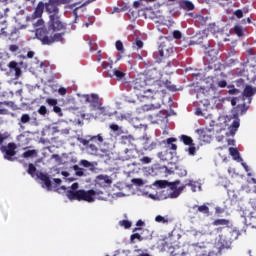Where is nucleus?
Instances as JSON below:
<instances>
[{"mask_svg": "<svg viewBox=\"0 0 256 256\" xmlns=\"http://www.w3.org/2000/svg\"><path fill=\"white\" fill-rule=\"evenodd\" d=\"M49 32L47 29H37L36 37L41 41L42 45H53V43H65V32L55 33ZM53 35V36H51Z\"/></svg>", "mask_w": 256, "mask_h": 256, "instance_id": "obj_1", "label": "nucleus"}, {"mask_svg": "<svg viewBox=\"0 0 256 256\" xmlns=\"http://www.w3.org/2000/svg\"><path fill=\"white\" fill-rule=\"evenodd\" d=\"M239 235H241V233L237 229L228 230L226 234H220L218 239L220 249H229L231 243L239 239Z\"/></svg>", "mask_w": 256, "mask_h": 256, "instance_id": "obj_2", "label": "nucleus"}, {"mask_svg": "<svg viewBox=\"0 0 256 256\" xmlns=\"http://www.w3.org/2000/svg\"><path fill=\"white\" fill-rule=\"evenodd\" d=\"M149 88L143 89V97H146L147 99L153 98V93H159V91H165L163 89V86L165 85V81L161 80V78L156 80H150L148 81ZM147 93H151V95H148Z\"/></svg>", "mask_w": 256, "mask_h": 256, "instance_id": "obj_3", "label": "nucleus"}, {"mask_svg": "<svg viewBox=\"0 0 256 256\" xmlns=\"http://www.w3.org/2000/svg\"><path fill=\"white\" fill-rule=\"evenodd\" d=\"M63 29H67V26L63 21H61V15H49L48 21V29L49 32L63 31Z\"/></svg>", "mask_w": 256, "mask_h": 256, "instance_id": "obj_4", "label": "nucleus"}, {"mask_svg": "<svg viewBox=\"0 0 256 256\" xmlns=\"http://www.w3.org/2000/svg\"><path fill=\"white\" fill-rule=\"evenodd\" d=\"M71 0H49L45 4V9L49 15H59V5H67Z\"/></svg>", "mask_w": 256, "mask_h": 256, "instance_id": "obj_5", "label": "nucleus"}, {"mask_svg": "<svg viewBox=\"0 0 256 256\" xmlns=\"http://www.w3.org/2000/svg\"><path fill=\"white\" fill-rule=\"evenodd\" d=\"M171 53H173V49L167 47L165 44H160L158 47V52L154 54L156 59V63H165V59H167Z\"/></svg>", "mask_w": 256, "mask_h": 256, "instance_id": "obj_6", "label": "nucleus"}, {"mask_svg": "<svg viewBox=\"0 0 256 256\" xmlns=\"http://www.w3.org/2000/svg\"><path fill=\"white\" fill-rule=\"evenodd\" d=\"M181 184V181L176 180L174 182H168V187H170V189L173 191L172 193H170V198L171 199H177V197H179V195H181V193H183V190L185 189V187H187V185H183L180 187H177Z\"/></svg>", "mask_w": 256, "mask_h": 256, "instance_id": "obj_7", "label": "nucleus"}, {"mask_svg": "<svg viewBox=\"0 0 256 256\" xmlns=\"http://www.w3.org/2000/svg\"><path fill=\"white\" fill-rule=\"evenodd\" d=\"M97 195V191L91 190H81L80 201H86L87 203H93L95 201V197Z\"/></svg>", "mask_w": 256, "mask_h": 256, "instance_id": "obj_8", "label": "nucleus"}, {"mask_svg": "<svg viewBox=\"0 0 256 256\" xmlns=\"http://www.w3.org/2000/svg\"><path fill=\"white\" fill-rule=\"evenodd\" d=\"M83 99L85 101V103H89L90 106L93 108V109H97V107H99L100 103H99V95L97 94H84L83 96Z\"/></svg>", "mask_w": 256, "mask_h": 256, "instance_id": "obj_9", "label": "nucleus"}, {"mask_svg": "<svg viewBox=\"0 0 256 256\" xmlns=\"http://www.w3.org/2000/svg\"><path fill=\"white\" fill-rule=\"evenodd\" d=\"M205 65H213L217 61V50L210 49L205 52V56L203 58Z\"/></svg>", "mask_w": 256, "mask_h": 256, "instance_id": "obj_10", "label": "nucleus"}, {"mask_svg": "<svg viewBox=\"0 0 256 256\" xmlns=\"http://www.w3.org/2000/svg\"><path fill=\"white\" fill-rule=\"evenodd\" d=\"M15 149H17V146L15 143H8L7 149L5 151L4 158L7 159V161H13V157H15L16 153Z\"/></svg>", "mask_w": 256, "mask_h": 256, "instance_id": "obj_11", "label": "nucleus"}, {"mask_svg": "<svg viewBox=\"0 0 256 256\" xmlns=\"http://www.w3.org/2000/svg\"><path fill=\"white\" fill-rule=\"evenodd\" d=\"M256 93V88H253L251 85H246V87L243 90V100L248 99V103H251L253 95Z\"/></svg>", "mask_w": 256, "mask_h": 256, "instance_id": "obj_12", "label": "nucleus"}, {"mask_svg": "<svg viewBox=\"0 0 256 256\" xmlns=\"http://www.w3.org/2000/svg\"><path fill=\"white\" fill-rule=\"evenodd\" d=\"M146 79H148V82L161 79V71L157 70V68L147 70Z\"/></svg>", "mask_w": 256, "mask_h": 256, "instance_id": "obj_13", "label": "nucleus"}, {"mask_svg": "<svg viewBox=\"0 0 256 256\" xmlns=\"http://www.w3.org/2000/svg\"><path fill=\"white\" fill-rule=\"evenodd\" d=\"M96 181L100 187H111V183H113V180L107 175L97 176Z\"/></svg>", "mask_w": 256, "mask_h": 256, "instance_id": "obj_14", "label": "nucleus"}, {"mask_svg": "<svg viewBox=\"0 0 256 256\" xmlns=\"http://www.w3.org/2000/svg\"><path fill=\"white\" fill-rule=\"evenodd\" d=\"M199 240L200 241L194 244V246L198 247L199 249H207V245L211 243L207 240V235L205 234H199Z\"/></svg>", "mask_w": 256, "mask_h": 256, "instance_id": "obj_15", "label": "nucleus"}, {"mask_svg": "<svg viewBox=\"0 0 256 256\" xmlns=\"http://www.w3.org/2000/svg\"><path fill=\"white\" fill-rule=\"evenodd\" d=\"M66 197H68L70 201H81V190H68Z\"/></svg>", "mask_w": 256, "mask_h": 256, "instance_id": "obj_16", "label": "nucleus"}, {"mask_svg": "<svg viewBox=\"0 0 256 256\" xmlns=\"http://www.w3.org/2000/svg\"><path fill=\"white\" fill-rule=\"evenodd\" d=\"M147 86H149V79H143V78H137L135 80V89H145Z\"/></svg>", "mask_w": 256, "mask_h": 256, "instance_id": "obj_17", "label": "nucleus"}, {"mask_svg": "<svg viewBox=\"0 0 256 256\" xmlns=\"http://www.w3.org/2000/svg\"><path fill=\"white\" fill-rule=\"evenodd\" d=\"M83 145L86 146V148L88 149V151H90L92 155H95L99 152V145L95 144L94 142L87 143V140H84Z\"/></svg>", "mask_w": 256, "mask_h": 256, "instance_id": "obj_18", "label": "nucleus"}, {"mask_svg": "<svg viewBox=\"0 0 256 256\" xmlns=\"http://www.w3.org/2000/svg\"><path fill=\"white\" fill-rule=\"evenodd\" d=\"M44 9H45V4H43V2H40L37 5L34 13L32 14V19H39L41 15H43Z\"/></svg>", "mask_w": 256, "mask_h": 256, "instance_id": "obj_19", "label": "nucleus"}, {"mask_svg": "<svg viewBox=\"0 0 256 256\" xmlns=\"http://www.w3.org/2000/svg\"><path fill=\"white\" fill-rule=\"evenodd\" d=\"M113 75H115L117 81H123L124 83H127V79L125 76L127 75L123 70L121 69H114L113 70Z\"/></svg>", "mask_w": 256, "mask_h": 256, "instance_id": "obj_20", "label": "nucleus"}, {"mask_svg": "<svg viewBox=\"0 0 256 256\" xmlns=\"http://www.w3.org/2000/svg\"><path fill=\"white\" fill-rule=\"evenodd\" d=\"M229 153L231 157H233L234 161H238V163H241V161H243V158H241V154H239V150L237 148L230 147Z\"/></svg>", "mask_w": 256, "mask_h": 256, "instance_id": "obj_21", "label": "nucleus"}, {"mask_svg": "<svg viewBox=\"0 0 256 256\" xmlns=\"http://www.w3.org/2000/svg\"><path fill=\"white\" fill-rule=\"evenodd\" d=\"M197 133L200 136V139L202 141H204L205 143H209L211 141V135L207 134V130H205V129H198Z\"/></svg>", "mask_w": 256, "mask_h": 256, "instance_id": "obj_22", "label": "nucleus"}, {"mask_svg": "<svg viewBox=\"0 0 256 256\" xmlns=\"http://www.w3.org/2000/svg\"><path fill=\"white\" fill-rule=\"evenodd\" d=\"M38 177L41 181H43L47 189L51 190V179L49 178V176L45 173H40Z\"/></svg>", "mask_w": 256, "mask_h": 256, "instance_id": "obj_23", "label": "nucleus"}, {"mask_svg": "<svg viewBox=\"0 0 256 256\" xmlns=\"http://www.w3.org/2000/svg\"><path fill=\"white\" fill-rule=\"evenodd\" d=\"M166 145H168V148H170L172 151H177V138H167L166 141H164Z\"/></svg>", "mask_w": 256, "mask_h": 256, "instance_id": "obj_24", "label": "nucleus"}, {"mask_svg": "<svg viewBox=\"0 0 256 256\" xmlns=\"http://www.w3.org/2000/svg\"><path fill=\"white\" fill-rule=\"evenodd\" d=\"M181 7L184 9V11H193V9H195V5L189 0L183 1L181 3Z\"/></svg>", "mask_w": 256, "mask_h": 256, "instance_id": "obj_25", "label": "nucleus"}, {"mask_svg": "<svg viewBox=\"0 0 256 256\" xmlns=\"http://www.w3.org/2000/svg\"><path fill=\"white\" fill-rule=\"evenodd\" d=\"M104 139L101 134H98L96 136H92L90 139L87 140L86 143H94L96 145H99L100 143H103Z\"/></svg>", "mask_w": 256, "mask_h": 256, "instance_id": "obj_26", "label": "nucleus"}, {"mask_svg": "<svg viewBox=\"0 0 256 256\" xmlns=\"http://www.w3.org/2000/svg\"><path fill=\"white\" fill-rule=\"evenodd\" d=\"M232 119H235V120L232 122L230 127H231L232 131H237L239 129V125H240L239 114H233Z\"/></svg>", "mask_w": 256, "mask_h": 256, "instance_id": "obj_27", "label": "nucleus"}, {"mask_svg": "<svg viewBox=\"0 0 256 256\" xmlns=\"http://www.w3.org/2000/svg\"><path fill=\"white\" fill-rule=\"evenodd\" d=\"M10 72L15 74L16 79L21 77V68L17 65H9Z\"/></svg>", "mask_w": 256, "mask_h": 256, "instance_id": "obj_28", "label": "nucleus"}, {"mask_svg": "<svg viewBox=\"0 0 256 256\" xmlns=\"http://www.w3.org/2000/svg\"><path fill=\"white\" fill-rule=\"evenodd\" d=\"M229 223H230V221L227 219H216V220H214L212 225H214L216 227H218L219 225H222L224 227H229Z\"/></svg>", "mask_w": 256, "mask_h": 256, "instance_id": "obj_29", "label": "nucleus"}, {"mask_svg": "<svg viewBox=\"0 0 256 256\" xmlns=\"http://www.w3.org/2000/svg\"><path fill=\"white\" fill-rule=\"evenodd\" d=\"M143 111H155V109H161V104H150L142 107Z\"/></svg>", "mask_w": 256, "mask_h": 256, "instance_id": "obj_30", "label": "nucleus"}, {"mask_svg": "<svg viewBox=\"0 0 256 256\" xmlns=\"http://www.w3.org/2000/svg\"><path fill=\"white\" fill-rule=\"evenodd\" d=\"M32 25L36 28V31L37 29H47V28H43V25H44V21L43 19L39 18L38 20H35V19H32Z\"/></svg>", "mask_w": 256, "mask_h": 256, "instance_id": "obj_31", "label": "nucleus"}, {"mask_svg": "<svg viewBox=\"0 0 256 256\" xmlns=\"http://www.w3.org/2000/svg\"><path fill=\"white\" fill-rule=\"evenodd\" d=\"M180 141H182V143H184V145H194L193 138H191V136L181 135Z\"/></svg>", "mask_w": 256, "mask_h": 256, "instance_id": "obj_32", "label": "nucleus"}, {"mask_svg": "<svg viewBox=\"0 0 256 256\" xmlns=\"http://www.w3.org/2000/svg\"><path fill=\"white\" fill-rule=\"evenodd\" d=\"M24 159H29L32 157H37V150H27L22 154Z\"/></svg>", "mask_w": 256, "mask_h": 256, "instance_id": "obj_33", "label": "nucleus"}, {"mask_svg": "<svg viewBox=\"0 0 256 256\" xmlns=\"http://www.w3.org/2000/svg\"><path fill=\"white\" fill-rule=\"evenodd\" d=\"M193 209H197V211H199V213H203V215H209V208L207 207V205H195Z\"/></svg>", "mask_w": 256, "mask_h": 256, "instance_id": "obj_34", "label": "nucleus"}, {"mask_svg": "<svg viewBox=\"0 0 256 256\" xmlns=\"http://www.w3.org/2000/svg\"><path fill=\"white\" fill-rule=\"evenodd\" d=\"M72 169H74L75 175H76L77 177H83V176H85V169L80 168L79 165H74V166L72 167Z\"/></svg>", "mask_w": 256, "mask_h": 256, "instance_id": "obj_35", "label": "nucleus"}, {"mask_svg": "<svg viewBox=\"0 0 256 256\" xmlns=\"http://www.w3.org/2000/svg\"><path fill=\"white\" fill-rule=\"evenodd\" d=\"M163 89H168V91H177V86L173 85L171 81H164Z\"/></svg>", "mask_w": 256, "mask_h": 256, "instance_id": "obj_36", "label": "nucleus"}, {"mask_svg": "<svg viewBox=\"0 0 256 256\" xmlns=\"http://www.w3.org/2000/svg\"><path fill=\"white\" fill-rule=\"evenodd\" d=\"M28 174L31 175V177H35V175H37V167L30 163L28 165Z\"/></svg>", "mask_w": 256, "mask_h": 256, "instance_id": "obj_37", "label": "nucleus"}, {"mask_svg": "<svg viewBox=\"0 0 256 256\" xmlns=\"http://www.w3.org/2000/svg\"><path fill=\"white\" fill-rule=\"evenodd\" d=\"M236 109H237L238 113L240 112V115H243V113H245L249 109V106H247V104L243 103V104L238 105L236 107Z\"/></svg>", "mask_w": 256, "mask_h": 256, "instance_id": "obj_38", "label": "nucleus"}, {"mask_svg": "<svg viewBox=\"0 0 256 256\" xmlns=\"http://www.w3.org/2000/svg\"><path fill=\"white\" fill-rule=\"evenodd\" d=\"M154 185H157L160 189H165V187L169 186V182L166 180H158L154 183Z\"/></svg>", "mask_w": 256, "mask_h": 256, "instance_id": "obj_39", "label": "nucleus"}, {"mask_svg": "<svg viewBox=\"0 0 256 256\" xmlns=\"http://www.w3.org/2000/svg\"><path fill=\"white\" fill-rule=\"evenodd\" d=\"M121 141H122V143H131L132 141H135V138H133V136L132 135H123V136H121Z\"/></svg>", "mask_w": 256, "mask_h": 256, "instance_id": "obj_40", "label": "nucleus"}, {"mask_svg": "<svg viewBox=\"0 0 256 256\" xmlns=\"http://www.w3.org/2000/svg\"><path fill=\"white\" fill-rule=\"evenodd\" d=\"M120 227H124V229H131V222L129 220H121L119 221Z\"/></svg>", "mask_w": 256, "mask_h": 256, "instance_id": "obj_41", "label": "nucleus"}, {"mask_svg": "<svg viewBox=\"0 0 256 256\" xmlns=\"http://www.w3.org/2000/svg\"><path fill=\"white\" fill-rule=\"evenodd\" d=\"M115 47L120 53H123V51H125V48L123 47V42H121L120 40L116 41Z\"/></svg>", "mask_w": 256, "mask_h": 256, "instance_id": "obj_42", "label": "nucleus"}, {"mask_svg": "<svg viewBox=\"0 0 256 256\" xmlns=\"http://www.w3.org/2000/svg\"><path fill=\"white\" fill-rule=\"evenodd\" d=\"M234 32L238 37H243V27L237 25L234 27Z\"/></svg>", "mask_w": 256, "mask_h": 256, "instance_id": "obj_43", "label": "nucleus"}, {"mask_svg": "<svg viewBox=\"0 0 256 256\" xmlns=\"http://www.w3.org/2000/svg\"><path fill=\"white\" fill-rule=\"evenodd\" d=\"M156 223H169V220H167L165 217L158 215L155 217Z\"/></svg>", "mask_w": 256, "mask_h": 256, "instance_id": "obj_44", "label": "nucleus"}, {"mask_svg": "<svg viewBox=\"0 0 256 256\" xmlns=\"http://www.w3.org/2000/svg\"><path fill=\"white\" fill-rule=\"evenodd\" d=\"M20 121L21 123H29V121H31V116H29V114H23Z\"/></svg>", "mask_w": 256, "mask_h": 256, "instance_id": "obj_45", "label": "nucleus"}, {"mask_svg": "<svg viewBox=\"0 0 256 256\" xmlns=\"http://www.w3.org/2000/svg\"><path fill=\"white\" fill-rule=\"evenodd\" d=\"M46 103L50 105V107H55L57 105V99L47 98Z\"/></svg>", "mask_w": 256, "mask_h": 256, "instance_id": "obj_46", "label": "nucleus"}, {"mask_svg": "<svg viewBox=\"0 0 256 256\" xmlns=\"http://www.w3.org/2000/svg\"><path fill=\"white\" fill-rule=\"evenodd\" d=\"M132 243L135 241V239H138V241H143V237L139 233H134L130 237Z\"/></svg>", "mask_w": 256, "mask_h": 256, "instance_id": "obj_47", "label": "nucleus"}, {"mask_svg": "<svg viewBox=\"0 0 256 256\" xmlns=\"http://www.w3.org/2000/svg\"><path fill=\"white\" fill-rule=\"evenodd\" d=\"M186 187H191V191H193V193H195V191H197V185L195 184V182L193 181H189L187 184H185Z\"/></svg>", "mask_w": 256, "mask_h": 256, "instance_id": "obj_48", "label": "nucleus"}, {"mask_svg": "<svg viewBox=\"0 0 256 256\" xmlns=\"http://www.w3.org/2000/svg\"><path fill=\"white\" fill-rule=\"evenodd\" d=\"M38 113L39 115H42L43 117H45V115H47L48 111H47V107L45 106H40V108L38 109Z\"/></svg>", "mask_w": 256, "mask_h": 256, "instance_id": "obj_49", "label": "nucleus"}, {"mask_svg": "<svg viewBox=\"0 0 256 256\" xmlns=\"http://www.w3.org/2000/svg\"><path fill=\"white\" fill-rule=\"evenodd\" d=\"M141 163H143V165H149V163H151L152 159L149 158V156H144L140 159Z\"/></svg>", "mask_w": 256, "mask_h": 256, "instance_id": "obj_50", "label": "nucleus"}, {"mask_svg": "<svg viewBox=\"0 0 256 256\" xmlns=\"http://www.w3.org/2000/svg\"><path fill=\"white\" fill-rule=\"evenodd\" d=\"M134 49H142L143 48V41L136 40V42L133 44Z\"/></svg>", "mask_w": 256, "mask_h": 256, "instance_id": "obj_51", "label": "nucleus"}, {"mask_svg": "<svg viewBox=\"0 0 256 256\" xmlns=\"http://www.w3.org/2000/svg\"><path fill=\"white\" fill-rule=\"evenodd\" d=\"M173 37H174V39H181L183 37V34L181 33V31L175 30L173 32Z\"/></svg>", "mask_w": 256, "mask_h": 256, "instance_id": "obj_52", "label": "nucleus"}, {"mask_svg": "<svg viewBox=\"0 0 256 256\" xmlns=\"http://www.w3.org/2000/svg\"><path fill=\"white\" fill-rule=\"evenodd\" d=\"M132 183H134V185H138L139 187H141V185H143V180L140 178H134L132 179Z\"/></svg>", "mask_w": 256, "mask_h": 256, "instance_id": "obj_53", "label": "nucleus"}, {"mask_svg": "<svg viewBox=\"0 0 256 256\" xmlns=\"http://www.w3.org/2000/svg\"><path fill=\"white\" fill-rule=\"evenodd\" d=\"M96 109H99L101 115H109V113H107V110L105 109V107H101V104H99L98 107H96Z\"/></svg>", "mask_w": 256, "mask_h": 256, "instance_id": "obj_54", "label": "nucleus"}, {"mask_svg": "<svg viewBox=\"0 0 256 256\" xmlns=\"http://www.w3.org/2000/svg\"><path fill=\"white\" fill-rule=\"evenodd\" d=\"M9 51H11V53H17V51H19V46H17V45H10L9 46Z\"/></svg>", "mask_w": 256, "mask_h": 256, "instance_id": "obj_55", "label": "nucleus"}, {"mask_svg": "<svg viewBox=\"0 0 256 256\" xmlns=\"http://www.w3.org/2000/svg\"><path fill=\"white\" fill-rule=\"evenodd\" d=\"M218 87H220L221 89H224V87H227V81L225 80H220L217 83Z\"/></svg>", "mask_w": 256, "mask_h": 256, "instance_id": "obj_56", "label": "nucleus"}, {"mask_svg": "<svg viewBox=\"0 0 256 256\" xmlns=\"http://www.w3.org/2000/svg\"><path fill=\"white\" fill-rule=\"evenodd\" d=\"M229 95H238L239 89L233 87L228 91Z\"/></svg>", "mask_w": 256, "mask_h": 256, "instance_id": "obj_57", "label": "nucleus"}, {"mask_svg": "<svg viewBox=\"0 0 256 256\" xmlns=\"http://www.w3.org/2000/svg\"><path fill=\"white\" fill-rule=\"evenodd\" d=\"M197 149L195 148V146L190 145L189 149H188V153L189 155H195Z\"/></svg>", "mask_w": 256, "mask_h": 256, "instance_id": "obj_58", "label": "nucleus"}, {"mask_svg": "<svg viewBox=\"0 0 256 256\" xmlns=\"http://www.w3.org/2000/svg\"><path fill=\"white\" fill-rule=\"evenodd\" d=\"M237 63H239V60L237 58H230L228 60V65H235Z\"/></svg>", "mask_w": 256, "mask_h": 256, "instance_id": "obj_59", "label": "nucleus"}, {"mask_svg": "<svg viewBox=\"0 0 256 256\" xmlns=\"http://www.w3.org/2000/svg\"><path fill=\"white\" fill-rule=\"evenodd\" d=\"M80 165H82L83 167H89L91 165V162L87 160H81Z\"/></svg>", "mask_w": 256, "mask_h": 256, "instance_id": "obj_60", "label": "nucleus"}, {"mask_svg": "<svg viewBox=\"0 0 256 256\" xmlns=\"http://www.w3.org/2000/svg\"><path fill=\"white\" fill-rule=\"evenodd\" d=\"M234 15H235L236 17H238V19H241V18L243 17V11H241V10H236V11L234 12Z\"/></svg>", "mask_w": 256, "mask_h": 256, "instance_id": "obj_61", "label": "nucleus"}, {"mask_svg": "<svg viewBox=\"0 0 256 256\" xmlns=\"http://www.w3.org/2000/svg\"><path fill=\"white\" fill-rule=\"evenodd\" d=\"M201 256H217V253L214 251H209L208 253H203Z\"/></svg>", "mask_w": 256, "mask_h": 256, "instance_id": "obj_62", "label": "nucleus"}, {"mask_svg": "<svg viewBox=\"0 0 256 256\" xmlns=\"http://www.w3.org/2000/svg\"><path fill=\"white\" fill-rule=\"evenodd\" d=\"M110 129H111L112 131H119V125H117V124H111V125H110Z\"/></svg>", "mask_w": 256, "mask_h": 256, "instance_id": "obj_63", "label": "nucleus"}, {"mask_svg": "<svg viewBox=\"0 0 256 256\" xmlns=\"http://www.w3.org/2000/svg\"><path fill=\"white\" fill-rule=\"evenodd\" d=\"M53 111H54V113L60 114L61 113V107L56 105V106L53 107Z\"/></svg>", "mask_w": 256, "mask_h": 256, "instance_id": "obj_64", "label": "nucleus"}]
</instances>
